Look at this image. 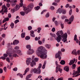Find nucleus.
I'll list each match as a JSON object with an SVG mask.
<instances>
[{"label": "nucleus", "mask_w": 80, "mask_h": 80, "mask_svg": "<svg viewBox=\"0 0 80 80\" xmlns=\"http://www.w3.org/2000/svg\"><path fill=\"white\" fill-rule=\"evenodd\" d=\"M18 43H19V41L16 39L13 41L12 45H17V44H18Z\"/></svg>", "instance_id": "dca6fc26"}, {"label": "nucleus", "mask_w": 80, "mask_h": 80, "mask_svg": "<svg viewBox=\"0 0 80 80\" xmlns=\"http://www.w3.org/2000/svg\"><path fill=\"white\" fill-rule=\"evenodd\" d=\"M76 68V65L75 64H74L72 65V69H75Z\"/></svg>", "instance_id": "4c0bfd02"}, {"label": "nucleus", "mask_w": 80, "mask_h": 80, "mask_svg": "<svg viewBox=\"0 0 80 80\" xmlns=\"http://www.w3.org/2000/svg\"><path fill=\"white\" fill-rule=\"evenodd\" d=\"M64 70H65L66 72H68L69 70V67L68 66H65L64 68Z\"/></svg>", "instance_id": "5701e85b"}, {"label": "nucleus", "mask_w": 80, "mask_h": 80, "mask_svg": "<svg viewBox=\"0 0 80 80\" xmlns=\"http://www.w3.org/2000/svg\"><path fill=\"white\" fill-rule=\"evenodd\" d=\"M10 26L11 28H13V27H14V23H13V22H12Z\"/></svg>", "instance_id": "e433bc0d"}, {"label": "nucleus", "mask_w": 80, "mask_h": 80, "mask_svg": "<svg viewBox=\"0 0 80 80\" xmlns=\"http://www.w3.org/2000/svg\"><path fill=\"white\" fill-rule=\"evenodd\" d=\"M66 12H67V11H66V10H65V9L62 10V13L63 14H65Z\"/></svg>", "instance_id": "79ce46f5"}, {"label": "nucleus", "mask_w": 80, "mask_h": 80, "mask_svg": "<svg viewBox=\"0 0 80 80\" xmlns=\"http://www.w3.org/2000/svg\"><path fill=\"white\" fill-rule=\"evenodd\" d=\"M63 78L62 77L61 78H59L58 79V80H63Z\"/></svg>", "instance_id": "e2e57ef3"}, {"label": "nucleus", "mask_w": 80, "mask_h": 80, "mask_svg": "<svg viewBox=\"0 0 80 80\" xmlns=\"http://www.w3.org/2000/svg\"><path fill=\"white\" fill-rule=\"evenodd\" d=\"M60 63L61 65H65V61L64 60H62L61 61V62H60Z\"/></svg>", "instance_id": "c756f323"}, {"label": "nucleus", "mask_w": 80, "mask_h": 80, "mask_svg": "<svg viewBox=\"0 0 80 80\" xmlns=\"http://www.w3.org/2000/svg\"><path fill=\"white\" fill-rule=\"evenodd\" d=\"M36 54L38 56H40V57L42 59H46L47 57V50L46 49L45 47L41 46L38 48L37 50L36 51Z\"/></svg>", "instance_id": "f257e3e1"}, {"label": "nucleus", "mask_w": 80, "mask_h": 80, "mask_svg": "<svg viewBox=\"0 0 80 80\" xmlns=\"http://www.w3.org/2000/svg\"><path fill=\"white\" fill-rule=\"evenodd\" d=\"M6 61L8 62V63H10V59L9 58L7 57L6 58Z\"/></svg>", "instance_id": "37998d69"}, {"label": "nucleus", "mask_w": 80, "mask_h": 80, "mask_svg": "<svg viewBox=\"0 0 80 80\" xmlns=\"http://www.w3.org/2000/svg\"><path fill=\"white\" fill-rule=\"evenodd\" d=\"M70 6V5L68 4H67L66 6H65V7L66 8H68V7Z\"/></svg>", "instance_id": "338daca9"}, {"label": "nucleus", "mask_w": 80, "mask_h": 80, "mask_svg": "<svg viewBox=\"0 0 80 80\" xmlns=\"http://www.w3.org/2000/svg\"><path fill=\"white\" fill-rule=\"evenodd\" d=\"M72 53L73 55H77V52H76V50L74 49L72 51Z\"/></svg>", "instance_id": "393cba45"}, {"label": "nucleus", "mask_w": 80, "mask_h": 80, "mask_svg": "<svg viewBox=\"0 0 80 80\" xmlns=\"http://www.w3.org/2000/svg\"><path fill=\"white\" fill-rule=\"evenodd\" d=\"M38 60H39L38 58H34V61L36 62H38Z\"/></svg>", "instance_id": "c03bdc74"}, {"label": "nucleus", "mask_w": 80, "mask_h": 80, "mask_svg": "<svg viewBox=\"0 0 80 80\" xmlns=\"http://www.w3.org/2000/svg\"><path fill=\"white\" fill-rule=\"evenodd\" d=\"M17 70H18V69L17 68H14L13 69V70L15 72H17Z\"/></svg>", "instance_id": "6e6d98bb"}, {"label": "nucleus", "mask_w": 80, "mask_h": 80, "mask_svg": "<svg viewBox=\"0 0 80 80\" xmlns=\"http://www.w3.org/2000/svg\"><path fill=\"white\" fill-rule=\"evenodd\" d=\"M40 39V37H39L38 38L36 37L35 38V40L36 41H37V40H39Z\"/></svg>", "instance_id": "58836bf2"}, {"label": "nucleus", "mask_w": 80, "mask_h": 80, "mask_svg": "<svg viewBox=\"0 0 80 80\" xmlns=\"http://www.w3.org/2000/svg\"><path fill=\"white\" fill-rule=\"evenodd\" d=\"M30 35L32 37H35V34H34V31L31 30L30 31Z\"/></svg>", "instance_id": "6ab92c4d"}, {"label": "nucleus", "mask_w": 80, "mask_h": 80, "mask_svg": "<svg viewBox=\"0 0 80 80\" xmlns=\"http://www.w3.org/2000/svg\"><path fill=\"white\" fill-rule=\"evenodd\" d=\"M26 47L27 48L29 49V50H30V49L31 48V46H30V45H27L26 46Z\"/></svg>", "instance_id": "c9c22d12"}, {"label": "nucleus", "mask_w": 80, "mask_h": 80, "mask_svg": "<svg viewBox=\"0 0 80 80\" xmlns=\"http://www.w3.org/2000/svg\"><path fill=\"white\" fill-rule=\"evenodd\" d=\"M72 9H71L69 11V15H72Z\"/></svg>", "instance_id": "09e8293b"}, {"label": "nucleus", "mask_w": 80, "mask_h": 80, "mask_svg": "<svg viewBox=\"0 0 80 80\" xmlns=\"http://www.w3.org/2000/svg\"><path fill=\"white\" fill-rule=\"evenodd\" d=\"M45 47H46V48H48V49H50V48L51 46L49 44H46L45 45Z\"/></svg>", "instance_id": "cd10ccee"}, {"label": "nucleus", "mask_w": 80, "mask_h": 80, "mask_svg": "<svg viewBox=\"0 0 80 80\" xmlns=\"http://www.w3.org/2000/svg\"><path fill=\"white\" fill-rule=\"evenodd\" d=\"M0 59L2 58V60H5V59H6V58H5V57L4 56H2L0 58Z\"/></svg>", "instance_id": "4d7b16f0"}, {"label": "nucleus", "mask_w": 80, "mask_h": 80, "mask_svg": "<svg viewBox=\"0 0 80 80\" xmlns=\"http://www.w3.org/2000/svg\"><path fill=\"white\" fill-rule=\"evenodd\" d=\"M20 14L22 16H24V15H25V12H23V11L21 12H20Z\"/></svg>", "instance_id": "a18cd8bd"}, {"label": "nucleus", "mask_w": 80, "mask_h": 80, "mask_svg": "<svg viewBox=\"0 0 80 80\" xmlns=\"http://www.w3.org/2000/svg\"><path fill=\"white\" fill-rule=\"evenodd\" d=\"M3 56L5 58L7 57H8V54L6 53H4L3 54Z\"/></svg>", "instance_id": "052dcab7"}, {"label": "nucleus", "mask_w": 80, "mask_h": 80, "mask_svg": "<svg viewBox=\"0 0 80 80\" xmlns=\"http://www.w3.org/2000/svg\"><path fill=\"white\" fill-rule=\"evenodd\" d=\"M2 9L0 11V13H1L2 15H3L4 13H6L8 12V10L7 9V7L5 5L2 6Z\"/></svg>", "instance_id": "39448f33"}, {"label": "nucleus", "mask_w": 80, "mask_h": 80, "mask_svg": "<svg viewBox=\"0 0 80 80\" xmlns=\"http://www.w3.org/2000/svg\"><path fill=\"white\" fill-rule=\"evenodd\" d=\"M33 7H34L33 4V3H31L29 4L27 7H24L23 10L24 12L26 14H28V13H29L30 12H31Z\"/></svg>", "instance_id": "7ed1b4c3"}, {"label": "nucleus", "mask_w": 80, "mask_h": 80, "mask_svg": "<svg viewBox=\"0 0 80 80\" xmlns=\"http://www.w3.org/2000/svg\"><path fill=\"white\" fill-rule=\"evenodd\" d=\"M8 20H9V18H6L3 20L2 22L3 23H5V22L8 21Z\"/></svg>", "instance_id": "bb28decb"}, {"label": "nucleus", "mask_w": 80, "mask_h": 80, "mask_svg": "<svg viewBox=\"0 0 80 80\" xmlns=\"http://www.w3.org/2000/svg\"><path fill=\"white\" fill-rule=\"evenodd\" d=\"M62 10H63L62 9L59 8L58 10V11L56 12V13H58H58L60 14L61 13H62Z\"/></svg>", "instance_id": "4be33fe9"}, {"label": "nucleus", "mask_w": 80, "mask_h": 80, "mask_svg": "<svg viewBox=\"0 0 80 80\" xmlns=\"http://www.w3.org/2000/svg\"><path fill=\"white\" fill-rule=\"evenodd\" d=\"M38 43L39 45H42V42L41 41L39 40L38 41Z\"/></svg>", "instance_id": "0e129e2a"}, {"label": "nucleus", "mask_w": 80, "mask_h": 80, "mask_svg": "<svg viewBox=\"0 0 80 80\" xmlns=\"http://www.w3.org/2000/svg\"><path fill=\"white\" fill-rule=\"evenodd\" d=\"M47 12V10L45 9L43 10L41 12V15H42V14H43L44 12Z\"/></svg>", "instance_id": "603ef678"}, {"label": "nucleus", "mask_w": 80, "mask_h": 80, "mask_svg": "<svg viewBox=\"0 0 80 80\" xmlns=\"http://www.w3.org/2000/svg\"><path fill=\"white\" fill-rule=\"evenodd\" d=\"M31 61H32V58H29L27 59V60H26V64L27 65H30Z\"/></svg>", "instance_id": "9d476101"}, {"label": "nucleus", "mask_w": 80, "mask_h": 80, "mask_svg": "<svg viewBox=\"0 0 80 80\" xmlns=\"http://www.w3.org/2000/svg\"><path fill=\"white\" fill-rule=\"evenodd\" d=\"M6 53L9 55V56L11 60H13V55H12V53H11L10 52H8V50L6 51Z\"/></svg>", "instance_id": "9b49d317"}, {"label": "nucleus", "mask_w": 80, "mask_h": 80, "mask_svg": "<svg viewBox=\"0 0 80 80\" xmlns=\"http://www.w3.org/2000/svg\"><path fill=\"white\" fill-rule=\"evenodd\" d=\"M57 35L58 37L56 38V40L58 43H60L62 39H63L67 36H68L67 33H65L63 34V31L61 30L60 31H58L57 32Z\"/></svg>", "instance_id": "f03ea898"}, {"label": "nucleus", "mask_w": 80, "mask_h": 80, "mask_svg": "<svg viewBox=\"0 0 80 80\" xmlns=\"http://www.w3.org/2000/svg\"><path fill=\"white\" fill-rule=\"evenodd\" d=\"M65 49L64 48H62L61 49V51L62 52H65Z\"/></svg>", "instance_id": "69168bd1"}, {"label": "nucleus", "mask_w": 80, "mask_h": 80, "mask_svg": "<svg viewBox=\"0 0 80 80\" xmlns=\"http://www.w3.org/2000/svg\"><path fill=\"white\" fill-rule=\"evenodd\" d=\"M17 53H18L20 55H23V53L22 52V51L20 50H18L17 52H16Z\"/></svg>", "instance_id": "b1692460"}, {"label": "nucleus", "mask_w": 80, "mask_h": 80, "mask_svg": "<svg viewBox=\"0 0 80 80\" xmlns=\"http://www.w3.org/2000/svg\"><path fill=\"white\" fill-rule=\"evenodd\" d=\"M77 36L76 35H75L74 37V40L76 41L77 43H78V42H79V40H78V39H77Z\"/></svg>", "instance_id": "a211bd4d"}, {"label": "nucleus", "mask_w": 80, "mask_h": 80, "mask_svg": "<svg viewBox=\"0 0 80 80\" xmlns=\"http://www.w3.org/2000/svg\"><path fill=\"white\" fill-rule=\"evenodd\" d=\"M19 20L18 19H17L14 22H15V23L16 24L17 23H18V22H19Z\"/></svg>", "instance_id": "13d9d810"}, {"label": "nucleus", "mask_w": 80, "mask_h": 80, "mask_svg": "<svg viewBox=\"0 0 80 80\" xmlns=\"http://www.w3.org/2000/svg\"><path fill=\"white\" fill-rule=\"evenodd\" d=\"M25 32H23L21 34V38H25Z\"/></svg>", "instance_id": "7c9ffc66"}, {"label": "nucleus", "mask_w": 80, "mask_h": 80, "mask_svg": "<svg viewBox=\"0 0 80 80\" xmlns=\"http://www.w3.org/2000/svg\"><path fill=\"white\" fill-rule=\"evenodd\" d=\"M31 73H37V74H40L41 73V70L39 68H32L30 71Z\"/></svg>", "instance_id": "20e7f679"}, {"label": "nucleus", "mask_w": 80, "mask_h": 80, "mask_svg": "<svg viewBox=\"0 0 80 80\" xmlns=\"http://www.w3.org/2000/svg\"><path fill=\"white\" fill-rule=\"evenodd\" d=\"M3 70L4 72H7V67H5L3 68Z\"/></svg>", "instance_id": "bf43d9fd"}, {"label": "nucleus", "mask_w": 80, "mask_h": 80, "mask_svg": "<svg viewBox=\"0 0 80 80\" xmlns=\"http://www.w3.org/2000/svg\"><path fill=\"white\" fill-rule=\"evenodd\" d=\"M42 65L41 64V63H40L39 64V66L38 68H39L40 70V68H42Z\"/></svg>", "instance_id": "ea45409f"}, {"label": "nucleus", "mask_w": 80, "mask_h": 80, "mask_svg": "<svg viewBox=\"0 0 80 80\" xmlns=\"http://www.w3.org/2000/svg\"><path fill=\"white\" fill-rule=\"evenodd\" d=\"M37 30L38 31H37L38 33H40V31L42 30V28L40 27L38 28H37Z\"/></svg>", "instance_id": "473e14b6"}, {"label": "nucleus", "mask_w": 80, "mask_h": 80, "mask_svg": "<svg viewBox=\"0 0 80 80\" xmlns=\"http://www.w3.org/2000/svg\"><path fill=\"white\" fill-rule=\"evenodd\" d=\"M60 55H62V52L61 51H58V52L55 55L56 58H58L59 61H60L62 58V57H61Z\"/></svg>", "instance_id": "0eeeda50"}, {"label": "nucleus", "mask_w": 80, "mask_h": 80, "mask_svg": "<svg viewBox=\"0 0 80 80\" xmlns=\"http://www.w3.org/2000/svg\"><path fill=\"white\" fill-rule=\"evenodd\" d=\"M49 12H48L46 15L45 17L46 18H48V17H49Z\"/></svg>", "instance_id": "3c124183"}, {"label": "nucleus", "mask_w": 80, "mask_h": 80, "mask_svg": "<svg viewBox=\"0 0 80 80\" xmlns=\"http://www.w3.org/2000/svg\"><path fill=\"white\" fill-rule=\"evenodd\" d=\"M50 9L51 10H53L55 9V8L53 6H52L51 7Z\"/></svg>", "instance_id": "864d4df0"}, {"label": "nucleus", "mask_w": 80, "mask_h": 80, "mask_svg": "<svg viewBox=\"0 0 80 80\" xmlns=\"http://www.w3.org/2000/svg\"><path fill=\"white\" fill-rule=\"evenodd\" d=\"M34 8L35 10H36V11L38 10L40 8V7L39 6H37L36 7H35Z\"/></svg>", "instance_id": "2f4dec72"}, {"label": "nucleus", "mask_w": 80, "mask_h": 80, "mask_svg": "<svg viewBox=\"0 0 80 80\" xmlns=\"http://www.w3.org/2000/svg\"><path fill=\"white\" fill-rule=\"evenodd\" d=\"M15 50L13 51V53H15L17 52V51H18V49H19V47L17 46L14 47Z\"/></svg>", "instance_id": "2eb2a0df"}, {"label": "nucleus", "mask_w": 80, "mask_h": 80, "mask_svg": "<svg viewBox=\"0 0 80 80\" xmlns=\"http://www.w3.org/2000/svg\"><path fill=\"white\" fill-rule=\"evenodd\" d=\"M20 6H19V5H16V6L14 7L13 9H11V11L13 13V12H15L18 10L20 9Z\"/></svg>", "instance_id": "423d86ee"}, {"label": "nucleus", "mask_w": 80, "mask_h": 80, "mask_svg": "<svg viewBox=\"0 0 80 80\" xmlns=\"http://www.w3.org/2000/svg\"><path fill=\"white\" fill-rule=\"evenodd\" d=\"M17 76H19L20 77V78H22L23 77V75L22 74H21L20 73H18V74H17Z\"/></svg>", "instance_id": "72a5a7b5"}, {"label": "nucleus", "mask_w": 80, "mask_h": 80, "mask_svg": "<svg viewBox=\"0 0 80 80\" xmlns=\"http://www.w3.org/2000/svg\"><path fill=\"white\" fill-rule=\"evenodd\" d=\"M30 65L32 67H34V66H35V65H36V62H35V61L32 60L31 62Z\"/></svg>", "instance_id": "ddd939ff"}, {"label": "nucleus", "mask_w": 80, "mask_h": 80, "mask_svg": "<svg viewBox=\"0 0 80 80\" xmlns=\"http://www.w3.org/2000/svg\"><path fill=\"white\" fill-rule=\"evenodd\" d=\"M61 27L63 29L64 28V24L61 23Z\"/></svg>", "instance_id": "5fc2aeb1"}, {"label": "nucleus", "mask_w": 80, "mask_h": 80, "mask_svg": "<svg viewBox=\"0 0 80 80\" xmlns=\"http://www.w3.org/2000/svg\"><path fill=\"white\" fill-rule=\"evenodd\" d=\"M29 70L30 68H27L24 71V73L23 74V75H25L27 73V72H29Z\"/></svg>", "instance_id": "f3484780"}, {"label": "nucleus", "mask_w": 80, "mask_h": 80, "mask_svg": "<svg viewBox=\"0 0 80 80\" xmlns=\"http://www.w3.org/2000/svg\"><path fill=\"white\" fill-rule=\"evenodd\" d=\"M67 37L68 36H66L63 39H62L61 40L63 43H68V41H67Z\"/></svg>", "instance_id": "f8f14e48"}, {"label": "nucleus", "mask_w": 80, "mask_h": 80, "mask_svg": "<svg viewBox=\"0 0 80 80\" xmlns=\"http://www.w3.org/2000/svg\"><path fill=\"white\" fill-rule=\"evenodd\" d=\"M76 59L75 58H74L73 59L71 60L70 61V62L69 63V65H72V64H73L75 62Z\"/></svg>", "instance_id": "4468645a"}, {"label": "nucleus", "mask_w": 80, "mask_h": 80, "mask_svg": "<svg viewBox=\"0 0 80 80\" xmlns=\"http://www.w3.org/2000/svg\"><path fill=\"white\" fill-rule=\"evenodd\" d=\"M17 54L16 53L14 54L13 55V57H17Z\"/></svg>", "instance_id": "774afa93"}, {"label": "nucleus", "mask_w": 80, "mask_h": 80, "mask_svg": "<svg viewBox=\"0 0 80 80\" xmlns=\"http://www.w3.org/2000/svg\"><path fill=\"white\" fill-rule=\"evenodd\" d=\"M50 35L51 37H54L55 39H56V35L55 34H53L52 33H50Z\"/></svg>", "instance_id": "c85d7f7f"}, {"label": "nucleus", "mask_w": 80, "mask_h": 80, "mask_svg": "<svg viewBox=\"0 0 80 80\" xmlns=\"http://www.w3.org/2000/svg\"><path fill=\"white\" fill-rule=\"evenodd\" d=\"M73 20H74V16H73V15H72L69 19V21L70 22H73Z\"/></svg>", "instance_id": "aec40b11"}, {"label": "nucleus", "mask_w": 80, "mask_h": 80, "mask_svg": "<svg viewBox=\"0 0 80 80\" xmlns=\"http://www.w3.org/2000/svg\"><path fill=\"white\" fill-rule=\"evenodd\" d=\"M3 73V69L0 68V73Z\"/></svg>", "instance_id": "680f3d73"}, {"label": "nucleus", "mask_w": 80, "mask_h": 80, "mask_svg": "<svg viewBox=\"0 0 80 80\" xmlns=\"http://www.w3.org/2000/svg\"><path fill=\"white\" fill-rule=\"evenodd\" d=\"M46 63H47V62L46 61H45L42 67V69H45V65H46Z\"/></svg>", "instance_id": "a878e982"}, {"label": "nucleus", "mask_w": 80, "mask_h": 80, "mask_svg": "<svg viewBox=\"0 0 80 80\" xmlns=\"http://www.w3.org/2000/svg\"><path fill=\"white\" fill-rule=\"evenodd\" d=\"M32 77V75L31 74H29L26 77V79H29L30 78Z\"/></svg>", "instance_id": "f704fd0d"}, {"label": "nucleus", "mask_w": 80, "mask_h": 80, "mask_svg": "<svg viewBox=\"0 0 80 80\" xmlns=\"http://www.w3.org/2000/svg\"><path fill=\"white\" fill-rule=\"evenodd\" d=\"M30 37L27 36L25 38V39L26 40H30Z\"/></svg>", "instance_id": "49530a36"}, {"label": "nucleus", "mask_w": 80, "mask_h": 80, "mask_svg": "<svg viewBox=\"0 0 80 80\" xmlns=\"http://www.w3.org/2000/svg\"><path fill=\"white\" fill-rule=\"evenodd\" d=\"M17 2V0H12L11 1V5L12 7H15L16 5V3Z\"/></svg>", "instance_id": "6e6552de"}, {"label": "nucleus", "mask_w": 80, "mask_h": 80, "mask_svg": "<svg viewBox=\"0 0 80 80\" xmlns=\"http://www.w3.org/2000/svg\"><path fill=\"white\" fill-rule=\"evenodd\" d=\"M65 18H67V17L65 16H61V19L62 20H64Z\"/></svg>", "instance_id": "a19ab883"}, {"label": "nucleus", "mask_w": 80, "mask_h": 80, "mask_svg": "<svg viewBox=\"0 0 80 80\" xmlns=\"http://www.w3.org/2000/svg\"><path fill=\"white\" fill-rule=\"evenodd\" d=\"M35 52V51L33 49H29L27 52V53L28 55H32Z\"/></svg>", "instance_id": "1a4fd4ad"}, {"label": "nucleus", "mask_w": 80, "mask_h": 80, "mask_svg": "<svg viewBox=\"0 0 80 80\" xmlns=\"http://www.w3.org/2000/svg\"><path fill=\"white\" fill-rule=\"evenodd\" d=\"M57 67H58V71L59 72H60L61 73H62V69H61V66L60 65H58V66H57Z\"/></svg>", "instance_id": "412c9836"}, {"label": "nucleus", "mask_w": 80, "mask_h": 80, "mask_svg": "<svg viewBox=\"0 0 80 80\" xmlns=\"http://www.w3.org/2000/svg\"><path fill=\"white\" fill-rule=\"evenodd\" d=\"M54 23L55 24V25L56 26H58V22L57 21H54Z\"/></svg>", "instance_id": "de8ad7c7"}, {"label": "nucleus", "mask_w": 80, "mask_h": 80, "mask_svg": "<svg viewBox=\"0 0 80 80\" xmlns=\"http://www.w3.org/2000/svg\"><path fill=\"white\" fill-rule=\"evenodd\" d=\"M28 30H31L32 29V27L31 26H29L28 27Z\"/></svg>", "instance_id": "8fccbe9b"}]
</instances>
